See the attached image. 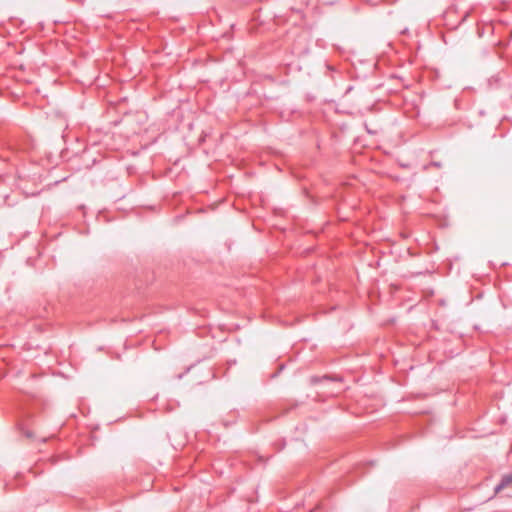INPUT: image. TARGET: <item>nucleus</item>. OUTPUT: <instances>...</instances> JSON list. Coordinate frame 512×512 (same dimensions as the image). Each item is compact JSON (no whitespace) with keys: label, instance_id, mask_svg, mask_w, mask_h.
<instances>
[{"label":"nucleus","instance_id":"nucleus-1","mask_svg":"<svg viewBox=\"0 0 512 512\" xmlns=\"http://www.w3.org/2000/svg\"><path fill=\"white\" fill-rule=\"evenodd\" d=\"M511 484H512V472L502 476L499 484H497L495 487V493L500 492L501 490H503L504 488L508 487Z\"/></svg>","mask_w":512,"mask_h":512},{"label":"nucleus","instance_id":"nucleus-3","mask_svg":"<svg viewBox=\"0 0 512 512\" xmlns=\"http://www.w3.org/2000/svg\"><path fill=\"white\" fill-rule=\"evenodd\" d=\"M183 377V374L178 375V379H181Z\"/></svg>","mask_w":512,"mask_h":512},{"label":"nucleus","instance_id":"nucleus-2","mask_svg":"<svg viewBox=\"0 0 512 512\" xmlns=\"http://www.w3.org/2000/svg\"><path fill=\"white\" fill-rule=\"evenodd\" d=\"M431 166H434L436 168H440L442 166L441 162L433 161L430 163Z\"/></svg>","mask_w":512,"mask_h":512}]
</instances>
